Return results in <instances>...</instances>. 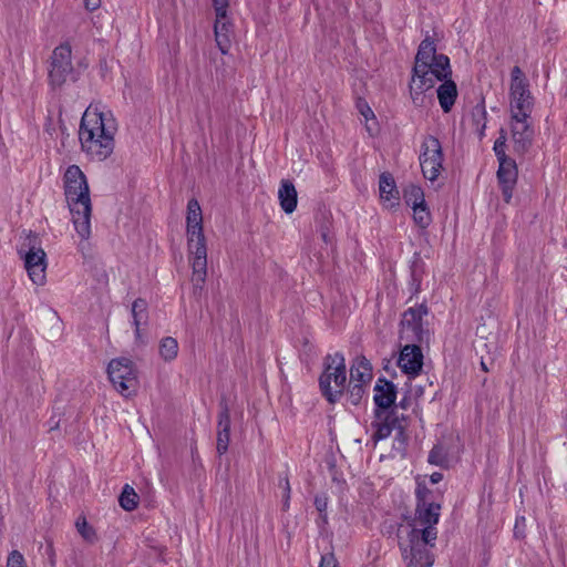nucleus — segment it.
<instances>
[{
  "mask_svg": "<svg viewBox=\"0 0 567 567\" xmlns=\"http://www.w3.org/2000/svg\"><path fill=\"white\" fill-rule=\"evenodd\" d=\"M107 375L115 390L124 398L136 394L137 370L131 359L125 357L112 359L107 365Z\"/></svg>",
  "mask_w": 567,
  "mask_h": 567,
  "instance_id": "nucleus-8",
  "label": "nucleus"
},
{
  "mask_svg": "<svg viewBox=\"0 0 567 567\" xmlns=\"http://www.w3.org/2000/svg\"><path fill=\"white\" fill-rule=\"evenodd\" d=\"M427 462L436 466H445L447 463V453L441 444H436L429 453Z\"/></svg>",
  "mask_w": 567,
  "mask_h": 567,
  "instance_id": "nucleus-34",
  "label": "nucleus"
},
{
  "mask_svg": "<svg viewBox=\"0 0 567 567\" xmlns=\"http://www.w3.org/2000/svg\"><path fill=\"white\" fill-rule=\"evenodd\" d=\"M415 524L420 529H431L437 537L435 525L440 519V494L430 489L425 484L417 483L415 489Z\"/></svg>",
  "mask_w": 567,
  "mask_h": 567,
  "instance_id": "nucleus-6",
  "label": "nucleus"
},
{
  "mask_svg": "<svg viewBox=\"0 0 567 567\" xmlns=\"http://www.w3.org/2000/svg\"><path fill=\"white\" fill-rule=\"evenodd\" d=\"M85 8L90 11L97 9L101 6V0H83Z\"/></svg>",
  "mask_w": 567,
  "mask_h": 567,
  "instance_id": "nucleus-48",
  "label": "nucleus"
},
{
  "mask_svg": "<svg viewBox=\"0 0 567 567\" xmlns=\"http://www.w3.org/2000/svg\"><path fill=\"white\" fill-rule=\"evenodd\" d=\"M357 109L360 112V114L365 118V121L374 118V113L364 99L360 97L357 100Z\"/></svg>",
  "mask_w": 567,
  "mask_h": 567,
  "instance_id": "nucleus-41",
  "label": "nucleus"
},
{
  "mask_svg": "<svg viewBox=\"0 0 567 567\" xmlns=\"http://www.w3.org/2000/svg\"><path fill=\"white\" fill-rule=\"evenodd\" d=\"M380 177L385 178V177H391V175H390L389 173H382V174L380 175Z\"/></svg>",
  "mask_w": 567,
  "mask_h": 567,
  "instance_id": "nucleus-55",
  "label": "nucleus"
},
{
  "mask_svg": "<svg viewBox=\"0 0 567 567\" xmlns=\"http://www.w3.org/2000/svg\"><path fill=\"white\" fill-rule=\"evenodd\" d=\"M399 406H400L401 409H403V410H404V409H406V408H408V401H406V399H402V400L399 402V404H395V403H394V405H393V408H395V410H396Z\"/></svg>",
  "mask_w": 567,
  "mask_h": 567,
  "instance_id": "nucleus-52",
  "label": "nucleus"
},
{
  "mask_svg": "<svg viewBox=\"0 0 567 567\" xmlns=\"http://www.w3.org/2000/svg\"><path fill=\"white\" fill-rule=\"evenodd\" d=\"M372 379V365L364 357L357 358L350 369V382L368 384Z\"/></svg>",
  "mask_w": 567,
  "mask_h": 567,
  "instance_id": "nucleus-22",
  "label": "nucleus"
},
{
  "mask_svg": "<svg viewBox=\"0 0 567 567\" xmlns=\"http://www.w3.org/2000/svg\"><path fill=\"white\" fill-rule=\"evenodd\" d=\"M515 167L514 162L507 157V162H504L503 176L509 174V168Z\"/></svg>",
  "mask_w": 567,
  "mask_h": 567,
  "instance_id": "nucleus-50",
  "label": "nucleus"
},
{
  "mask_svg": "<svg viewBox=\"0 0 567 567\" xmlns=\"http://www.w3.org/2000/svg\"><path fill=\"white\" fill-rule=\"evenodd\" d=\"M427 315V307L420 305L404 311L401 320V339L422 343L427 339V331L423 328V317Z\"/></svg>",
  "mask_w": 567,
  "mask_h": 567,
  "instance_id": "nucleus-9",
  "label": "nucleus"
},
{
  "mask_svg": "<svg viewBox=\"0 0 567 567\" xmlns=\"http://www.w3.org/2000/svg\"><path fill=\"white\" fill-rule=\"evenodd\" d=\"M413 342L412 344H405L398 359V365L402 372L411 378L416 377L423 367V353L421 347Z\"/></svg>",
  "mask_w": 567,
  "mask_h": 567,
  "instance_id": "nucleus-15",
  "label": "nucleus"
},
{
  "mask_svg": "<svg viewBox=\"0 0 567 567\" xmlns=\"http://www.w3.org/2000/svg\"><path fill=\"white\" fill-rule=\"evenodd\" d=\"M373 391V402L375 404L374 416L375 419H382L386 412L394 409L393 405L396 400L398 389L392 381L380 377L375 382Z\"/></svg>",
  "mask_w": 567,
  "mask_h": 567,
  "instance_id": "nucleus-12",
  "label": "nucleus"
},
{
  "mask_svg": "<svg viewBox=\"0 0 567 567\" xmlns=\"http://www.w3.org/2000/svg\"><path fill=\"white\" fill-rule=\"evenodd\" d=\"M278 198L280 207L286 214H292L296 210L298 193L291 179H281Z\"/></svg>",
  "mask_w": 567,
  "mask_h": 567,
  "instance_id": "nucleus-20",
  "label": "nucleus"
},
{
  "mask_svg": "<svg viewBox=\"0 0 567 567\" xmlns=\"http://www.w3.org/2000/svg\"><path fill=\"white\" fill-rule=\"evenodd\" d=\"M215 40L218 49L223 54H227L231 45V23L228 20L227 11L224 12L223 17L216 16L214 24Z\"/></svg>",
  "mask_w": 567,
  "mask_h": 567,
  "instance_id": "nucleus-19",
  "label": "nucleus"
},
{
  "mask_svg": "<svg viewBox=\"0 0 567 567\" xmlns=\"http://www.w3.org/2000/svg\"><path fill=\"white\" fill-rule=\"evenodd\" d=\"M517 179H498V186L502 190L504 200L509 203L513 196V190L515 188Z\"/></svg>",
  "mask_w": 567,
  "mask_h": 567,
  "instance_id": "nucleus-37",
  "label": "nucleus"
},
{
  "mask_svg": "<svg viewBox=\"0 0 567 567\" xmlns=\"http://www.w3.org/2000/svg\"><path fill=\"white\" fill-rule=\"evenodd\" d=\"M72 50L69 43H62L56 47L51 56V68L49 70V82L52 86L59 87L66 82L72 73L71 61Z\"/></svg>",
  "mask_w": 567,
  "mask_h": 567,
  "instance_id": "nucleus-10",
  "label": "nucleus"
},
{
  "mask_svg": "<svg viewBox=\"0 0 567 567\" xmlns=\"http://www.w3.org/2000/svg\"><path fill=\"white\" fill-rule=\"evenodd\" d=\"M217 17H223L224 12L227 11L229 0H212Z\"/></svg>",
  "mask_w": 567,
  "mask_h": 567,
  "instance_id": "nucleus-45",
  "label": "nucleus"
},
{
  "mask_svg": "<svg viewBox=\"0 0 567 567\" xmlns=\"http://www.w3.org/2000/svg\"><path fill=\"white\" fill-rule=\"evenodd\" d=\"M7 567H25L23 555L19 550H12L8 556Z\"/></svg>",
  "mask_w": 567,
  "mask_h": 567,
  "instance_id": "nucleus-39",
  "label": "nucleus"
},
{
  "mask_svg": "<svg viewBox=\"0 0 567 567\" xmlns=\"http://www.w3.org/2000/svg\"><path fill=\"white\" fill-rule=\"evenodd\" d=\"M413 220L422 229H425L432 221V216L427 204L412 208Z\"/></svg>",
  "mask_w": 567,
  "mask_h": 567,
  "instance_id": "nucleus-32",
  "label": "nucleus"
},
{
  "mask_svg": "<svg viewBox=\"0 0 567 567\" xmlns=\"http://www.w3.org/2000/svg\"><path fill=\"white\" fill-rule=\"evenodd\" d=\"M527 84V80L519 66H514L511 72V86Z\"/></svg>",
  "mask_w": 567,
  "mask_h": 567,
  "instance_id": "nucleus-40",
  "label": "nucleus"
},
{
  "mask_svg": "<svg viewBox=\"0 0 567 567\" xmlns=\"http://www.w3.org/2000/svg\"><path fill=\"white\" fill-rule=\"evenodd\" d=\"M76 529L79 534L90 543L95 542L96 539V533L92 526L89 525L85 517H79L75 523Z\"/></svg>",
  "mask_w": 567,
  "mask_h": 567,
  "instance_id": "nucleus-35",
  "label": "nucleus"
},
{
  "mask_svg": "<svg viewBox=\"0 0 567 567\" xmlns=\"http://www.w3.org/2000/svg\"><path fill=\"white\" fill-rule=\"evenodd\" d=\"M395 441L400 444L401 447H404L406 444V435L399 436V431L396 432Z\"/></svg>",
  "mask_w": 567,
  "mask_h": 567,
  "instance_id": "nucleus-51",
  "label": "nucleus"
},
{
  "mask_svg": "<svg viewBox=\"0 0 567 567\" xmlns=\"http://www.w3.org/2000/svg\"><path fill=\"white\" fill-rule=\"evenodd\" d=\"M18 254L24 261L30 280L37 286H43L47 281V254L39 246L38 236L30 233L18 249Z\"/></svg>",
  "mask_w": 567,
  "mask_h": 567,
  "instance_id": "nucleus-7",
  "label": "nucleus"
},
{
  "mask_svg": "<svg viewBox=\"0 0 567 567\" xmlns=\"http://www.w3.org/2000/svg\"><path fill=\"white\" fill-rule=\"evenodd\" d=\"M118 502L123 509L131 512L138 505V495L135 493L133 487L126 484L118 497Z\"/></svg>",
  "mask_w": 567,
  "mask_h": 567,
  "instance_id": "nucleus-30",
  "label": "nucleus"
},
{
  "mask_svg": "<svg viewBox=\"0 0 567 567\" xmlns=\"http://www.w3.org/2000/svg\"><path fill=\"white\" fill-rule=\"evenodd\" d=\"M430 69L435 73V78L439 81L447 80L452 74L450 59L445 54H437L434 60L431 61Z\"/></svg>",
  "mask_w": 567,
  "mask_h": 567,
  "instance_id": "nucleus-26",
  "label": "nucleus"
},
{
  "mask_svg": "<svg viewBox=\"0 0 567 567\" xmlns=\"http://www.w3.org/2000/svg\"><path fill=\"white\" fill-rule=\"evenodd\" d=\"M443 154L440 141L429 136L423 141L420 155V166L423 177H439L442 167Z\"/></svg>",
  "mask_w": 567,
  "mask_h": 567,
  "instance_id": "nucleus-11",
  "label": "nucleus"
},
{
  "mask_svg": "<svg viewBox=\"0 0 567 567\" xmlns=\"http://www.w3.org/2000/svg\"><path fill=\"white\" fill-rule=\"evenodd\" d=\"M115 131L116 126L111 116L102 112L86 110L79 130L82 151L92 159L107 158L114 150Z\"/></svg>",
  "mask_w": 567,
  "mask_h": 567,
  "instance_id": "nucleus-1",
  "label": "nucleus"
},
{
  "mask_svg": "<svg viewBox=\"0 0 567 567\" xmlns=\"http://www.w3.org/2000/svg\"><path fill=\"white\" fill-rule=\"evenodd\" d=\"M486 110L484 102L476 104L471 112L472 123L475 127V131L478 133L480 137L484 136V131L486 128Z\"/></svg>",
  "mask_w": 567,
  "mask_h": 567,
  "instance_id": "nucleus-28",
  "label": "nucleus"
},
{
  "mask_svg": "<svg viewBox=\"0 0 567 567\" xmlns=\"http://www.w3.org/2000/svg\"><path fill=\"white\" fill-rule=\"evenodd\" d=\"M346 381L344 355L341 352L327 354L323 359V371L319 377V388L329 403L333 404L341 399Z\"/></svg>",
  "mask_w": 567,
  "mask_h": 567,
  "instance_id": "nucleus-5",
  "label": "nucleus"
},
{
  "mask_svg": "<svg viewBox=\"0 0 567 567\" xmlns=\"http://www.w3.org/2000/svg\"><path fill=\"white\" fill-rule=\"evenodd\" d=\"M379 194L384 208L393 209L399 206L400 192L395 184V179H380Z\"/></svg>",
  "mask_w": 567,
  "mask_h": 567,
  "instance_id": "nucleus-21",
  "label": "nucleus"
},
{
  "mask_svg": "<svg viewBox=\"0 0 567 567\" xmlns=\"http://www.w3.org/2000/svg\"><path fill=\"white\" fill-rule=\"evenodd\" d=\"M131 313L133 318V326L135 327V337L141 338V327L146 326L148 321V303L143 298H137L132 303Z\"/></svg>",
  "mask_w": 567,
  "mask_h": 567,
  "instance_id": "nucleus-24",
  "label": "nucleus"
},
{
  "mask_svg": "<svg viewBox=\"0 0 567 567\" xmlns=\"http://www.w3.org/2000/svg\"><path fill=\"white\" fill-rule=\"evenodd\" d=\"M186 236L195 287H202L207 276V247L203 229V212L196 198L187 203Z\"/></svg>",
  "mask_w": 567,
  "mask_h": 567,
  "instance_id": "nucleus-2",
  "label": "nucleus"
},
{
  "mask_svg": "<svg viewBox=\"0 0 567 567\" xmlns=\"http://www.w3.org/2000/svg\"><path fill=\"white\" fill-rule=\"evenodd\" d=\"M505 147H506V135H505V131L501 130V135H499V137L494 143V152H495L496 157H497V159L499 162V167H498V171H497V177H502L503 176L504 162H507V156L505 154Z\"/></svg>",
  "mask_w": 567,
  "mask_h": 567,
  "instance_id": "nucleus-31",
  "label": "nucleus"
},
{
  "mask_svg": "<svg viewBox=\"0 0 567 567\" xmlns=\"http://www.w3.org/2000/svg\"><path fill=\"white\" fill-rule=\"evenodd\" d=\"M436 81L439 80L435 78V73L432 72L430 66L421 63L413 66L410 93L415 105L423 103V93L432 89Z\"/></svg>",
  "mask_w": 567,
  "mask_h": 567,
  "instance_id": "nucleus-13",
  "label": "nucleus"
},
{
  "mask_svg": "<svg viewBox=\"0 0 567 567\" xmlns=\"http://www.w3.org/2000/svg\"><path fill=\"white\" fill-rule=\"evenodd\" d=\"M528 83L511 86V107L513 118L518 116H529L533 106V96L528 89Z\"/></svg>",
  "mask_w": 567,
  "mask_h": 567,
  "instance_id": "nucleus-17",
  "label": "nucleus"
},
{
  "mask_svg": "<svg viewBox=\"0 0 567 567\" xmlns=\"http://www.w3.org/2000/svg\"><path fill=\"white\" fill-rule=\"evenodd\" d=\"M481 367H482V369H483L485 372H487V371H488V368H487V365L485 364V362H484V361H481Z\"/></svg>",
  "mask_w": 567,
  "mask_h": 567,
  "instance_id": "nucleus-54",
  "label": "nucleus"
},
{
  "mask_svg": "<svg viewBox=\"0 0 567 567\" xmlns=\"http://www.w3.org/2000/svg\"><path fill=\"white\" fill-rule=\"evenodd\" d=\"M411 281L410 289L413 292H419L423 275V262L419 257H415L411 267Z\"/></svg>",
  "mask_w": 567,
  "mask_h": 567,
  "instance_id": "nucleus-33",
  "label": "nucleus"
},
{
  "mask_svg": "<svg viewBox=\"0 0 567 567\" xmlns=\"http://www.w3.org/2000/svg\"><path fill=\"white\" fill-rule=\"evenodd\" d=\"M319 567H339L338 560L332 553L321 556Z\"/></svg>",
  "mask_w": 567,
  "mask_h": 567,
  "instance_id": "nucleus-44",
  "label": "nucleus"
},
{
  "mask_svg": "<svg viewBox=\"0 0 567 567\" xmlns=\"http://www.w3.org/2000/svg\"><path fill=\"white\" fill-rule=\"evenodd\" d=\"M436 55L434 41L426 37L419 45L414 65L421 63L431 66V61H433Z\"/></svg>",
  "mask_w": 567,
  "mask_h": 567,
  "instance_id": "nucleus-25",
  "label": "nucleus"
},
{
  "mask_svg": "<svg viewBox=\"0 0 567 567\" xmlns=\"http://www.w3.org/2000/svg\"><path fill=\"white\" fill-rule=\"evenodd\" d=\"M364 393V384L350 382V386L348 390V401L353 405H358L361 402Z\"/></svg>",
  "mask_w": 567,
  "mask_h": 567,
  "instance_id": "nucleus-36",
  "label": "nucleus"
},
{
  "mask_svg": "<svg viewBox=\"0 0 567 567\" xmlns=\"http://www.w3.org/2000/svg\"><path fill=\"white\" fill-rule=\"evenodd\" d=\"M529 116H518L511 122L512 141L514 151L518 154H525L532 146L534 130L528 123Z\"/></svg>",
  "mask_w": 567,
  "mask_h": 567,
  "instance_id": "nucleus-14",
  "label": "nucleus"
},
{
  "mask_svg": "<svg viewBox=\"0 0 567 567\" xmlns=\"http://www.w3.org/2000/svg\"><path fill=\"white\" fill-rule=\"evenodd\" d=\"M279 486L284 491L282 495V511H288L290 502L291 487L287 476L279 480Z\"/></svg>",
  "mask_w": 567,
  "mask_h": 567,
  "instance_id": "nucleus-38",
  "label": "nucleus"
},
{
  "mask_svg": "<svg viewBox=\"0 0 567 567\" xmlns=\"http://www.w3.org/2000/svg\"><path fill=\"white\" fill-rule=\"evenodd\" d=\"M64 193L78 235L86 240L91 235L92 204L87 179H65Z\"/></svg>",
  "mask_w": 567,
  "mask_h": 567,
  "instance_id": "nucleus-3",
  "label": "nucleus"
},
{
  "mask_svg": "<svg viewBox=\"0 0 567 567\" xmlns=\"http://www.w3.org/2000/svg\"><path fill=\"white\" fill-rule=\"evenodd\" d=\"M435 540L436 536L431 529L411 528L408 542L399 544L406 567H432L434 555L430 548L434 547Z\"/></svg>",
  "mask_w": 567,
  "mask_h": 567,
  "instance_id": "nucleus-4",
  "label": "nucleus"
},
{
  "mask_svg": "<svg viewBox=\"0 0 567 567\" xmlns=\"http://www.w3.org/2000/svg\"><path fill=\"white\" fill-rule=\"evenodd\" d=\"M378 422H373L372 426L375 427V432L372 439L378 442L389 437L393 430H399V436H404V426L400 422V415L395 409L386 412L382 419H377Z\"/></svg>",
  "mask_w": 567,
  "mask_h": 567,
  "instance_id": "nucleus-18",
  "label": "nucleus"
},
{
  "mask_svg": "<svg viewBox=\"0 0 567 567\" xmlns=\"http://www.w3.org/2000/svg\"><path fill=\"white\" fill-rule=\"evenodd\" d=\"M230 409L226 399L219 402V412L217 416V443L216 450L219 455H224L228 451L230 442Z\"/></svg>",
  "mask_w": 567,
  "mask_h": 567,
  "instance_id": "nucleus-16",
  "label": "nucleus"
},
{
  "mask_svg": "<svg viewBox=\"0 0 567 567\" xmlns=\"http://www.w3.org/2000/svg\"><path fill=\"white\" fill-rule=\"evenodd\" d=\"M318 231L320 233V236H321V239L326 243V244H331L333 241V238L331 236V233H330V225H329V221H322L320 225H319V228H318Z\"/></svg>",
  "mask_w": 567,
  "mask_h": 567,
  "instance_id": "nucleus-42",
  "label": "nucleus"
},
{
  "mask_svg": "<svg viewBox=\"0 0 567 567\" xmlns=\"http://www.w3.org/2000/svg\"><path fill=\"white\" fill-rule=\"evenodd\" d=\"M457 97V87L452 80H444L437 87V99L444 113H449Z\"/></svg>",
  "mask_w": 567,
  "mask_h": 567,
  "instance_id": "nucleus-23",
  "label": "nucleus"
},
{
  "mask_svg": "<svg viewBox=\"0 0 567 567\" xmlns=\"http://www.w3.org/2000/svg\"><path fill=\"white\" fill-rule=\"evenodd\" d=\"M315 506L319 513H323L328 508V496L326 494H318L315 496Z\"/></svg>",
  "mask_w": 567,
  "mask_h": 567,
  "instance_id": "nucleus-43",
  "label": "nucleus"
},
{
  "mask_svg": "<svg viewBox=\"0 0 567 567\" xmlns=\"http://www.w3.org/2000/svg\"><path fill=\"white\" fill-rule=\"evenodd\" d=\"M403 199L411 208L426 204L424 190L414 184L409 185L404 189Z\"/></svg>",
  "mask_w": 567,
  "mask_h": 567,
  "instance_id": "nucleus-27",
  "label": "nucleus"
},
{
  "mask_svg": "<svg viewBox=\"0 0 567 567\" xmlns=\"http://www.w3.org/2000/svg\"><path fill=\"white\" fill-rule=\"evenodd\" d=\"M63 177H85V175L78 165H70L65 169Z\"/></svg>",
  "mask_w": 567,
  "mask_h": 567,
  "instance_id": "nucleus-46",
  "label": "nucleus"
},
{
  "mask_svg": "<svg viewBox=\"0 0 567 567\" xmlns=\"http://www.w3.org/2000/svg\"><path fill=\"white\" fill-rule=\"evenodd\" d=\"M319 519L322 524H327L328 523V515H327V511L323 512V513H319Z\"/></svg>",
  "mask_w": 567,
  "mask_h": 567,
  "instance_id": "nucleus-53",
  "label": "nucleus"
},
{
  "mask_svg": "<svg viewBox=\"0 0 567 567\" xmlns=\"http://www.w3.org/2000/svg\"><path fill=\"white\" fill-rule=\"evenodd\" d=\"M45 553L48 555L50 565L53 567L55 565V554L52 544H48Z\"/></svg>",
  "mask_w": 567,
  "mask_h": 567,
  "instance_id": "nucleus-47",
  "label": "nucleus"
},
{
  "mask_svg": "<svg viewBox=\"0 0 567 567\" xmlns=\"http://www.w3.org/2000/svg\"><path fill=\"white\" fill-rule=\"evenodd\" d=\"M178 353V342L173 337H165L159 342V355L165 361H173Z\"/></svg>",
  "mask_w": 567,
  "mask_h": 567,
  "instance_id": "nucleus-29",
  "label": "nucleus"
},
{
  "mask_svg": "<svg viewBox=\"0 0 567 567\" xmlns=\"http://www.w3.org/2000/svg\"><path fill=\"white\" fill-rule=\"evenodd\" d=\"M443 480V475L439 472H434L431 476H430V481L432 484H437L440 483L441 481Z\"/></svg>",
  "mask_w": 567,
  "mask_h": 567,
  "instance_id": "nucleus-49",
  "label": "nucleus"
}]
</instances>
